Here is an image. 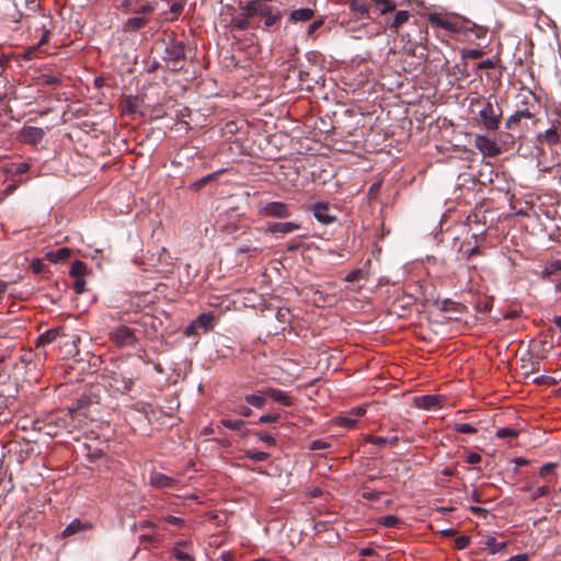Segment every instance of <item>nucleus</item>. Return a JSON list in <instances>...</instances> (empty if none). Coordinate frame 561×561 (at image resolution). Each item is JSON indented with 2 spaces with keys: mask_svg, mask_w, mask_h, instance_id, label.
Instances as JSON below:
<instances>
[{
  "mask_svg": "<svg viewBox=\"0 0 561 561\" xmlns=\"http://www.w3.org/2000/svg\"><path fill=\"white\" fill-rule=\"evenodd\" d=\"M39 9L38 0H0V20L15 24L25 20L27 24Z\"/></svg>",
  "mask_w": 561,
  "mask_h": 561,
  "instance_id": "obj_1",
  "label": "nucleus"
},
{
  "mask_svg": "<svg viewBox=\"0 0 561 561\" xmlns=\"http://www.w3.org/2000/svg\"><path fill=\"white\" fill-rule=\"evenodd\" d=\"M186 44L174 38L165 43L162 60L172 72L184 69L186 62Z\"/></svg>",
  "mask_w": 561,
  "mask_h": 561,
  "instance_id": "obj_2",
  "label": "nucleus"
},
{
  "mask_svg": "<svg viewBox=\"0 0 561 561\" xmlns=\"http://www.w3.org/2000/svg\"><path fill=\"white\" fill-rule=\"evenodd\" d=\"M481 104L482 107L478 113V117L483 128L489 131L499 129L502 117V110L495 106L491 101H481L480 99H472L470 105Z\"/></svg>",
  "mask_w": 561,
  "mask_h": 561,
  "instance_id": "obj_3",
  "label": "nucleus"
},
{
  "mask_svg": "<svg viewBox=\"0 0 561 561\" xmlns=\"http://www.w3.org/2000/svg\"><path fill=\"white\" fill-rule=\"evenodd\" d=\"M26 25L30 30L34 28L36 33L41 32L37 46H43L48 43L51 31L54 28V21L51 15L45 14L41 8L39 11L33 14L32 19Z\"/></svg>",
  "mask_w": 561,
  "mask_h": 561,
  "instance_id": "obj_4",
  "label": "nucleus"
},
{
  "mask_svg": "<svg viewBox=\"0 0 561 561\" xmlns=\"http://www.w3.org/2000/svg\"><path fill=\"white\" fill-rule=\"evenodd\" d=\"M110 341L117 347H134L138 343L136 330L125 324L114 327L108 332Z\"/></svg>",
  "mask_w": 561,
  "mask_h": 561,
  "instance_id": "obj_5",
  "label": "nucleus"
},
{
  "mask_svg": "<svg viewBox=\"0 0 561 561\" xmlns=\"http://www.w3.org/2000/svg\"><path fill=\"white\" fill-rule=\"evenodd\" d=\"M279 76L283 80V85L288 91H295L297 89H302L304 83L307 82L306 79L300 78V69L297 67L295 62H285L283 65V69L279 70Z\"/></svg>",
  "mask_w": 561,
  "mask_h": 561,
  "instance_id": "obj_6",
  "label": "nucleus"
},
{
  "mask_svg": "<svg viewBox=\"0 0 561 561\" xmlns=\"http://www.w3.org/2000/svg\"><path fill=\"white\" fill-rule=\"evenodd\" d=\"M259 215L262 217L288 218L291 215L289 206L283 202H268L259 205Z\"/></svg>",
  "mask_w": 561,
  "mask_h": 561,
  "instance_id": "obj_7",
  "label": "nucleus"
},
{
  "mask_svg": "<svg viewBox=\"0 0 561 561\" xmlns=\"http://www.w3.org/2000/svg\"><path fill=\"white\" fill-rule=\"evenodd\" d=\"M474 147L484 157L493 158L501 153V148L499 147L497 142L484 135H477L474 137Z\"/></svg>",
  "mask_w": 561,
  "mask_h": 561,
  "instance_id": "obj_8",
  "label": "nucleus"
},
{
  "mask_svg": "<svg viewBox=\"0 0 561 561\" xmlns=\"http://www.w3.org/2000/svg\"><path fill=\"white\" fill-rule=\"evenodd\" d=\"M45 136V131L41 127L24 126L18 135L19 141L30 146L38 145Z\"/></svg>",
  "mask_w": 561,
  "mask_h": 561,
  "instance_id": "obj_9",
  "label": "nucleus"
},
{
  "mask_svg": "<svg viewBox=\"0 0 561 561\" xmlns=\"http://www.w3.org/2000/svg\"><path fill=\"white\" fill-rule=\"evenodd\" d=\"M561 135V119L551 122V126L542 134L537 136V139L541 144H546L549 147H554L560 142Z\"/></svg>",
  "mask_w": 561,
  "mask_h": 561,
  "instance_id": "obj_10",
  "label": "nucleus"
},
{
  "mask_svg": "<svg viewBox=\"0 0 561 561\" xmlns=\"http://www.w3.org/2000/svg\"><path fill=\"white\" fill-rule=\"evenodd\" d=\"M348 137L354 138L355 135L350 133ZM331 140L333 142V148L336 151H341V152H351V151H353L354 149L357 148V142H358L357 139L344 140L343 137H342V134L337 130L336 127H333L332 135H331Z\"/></svg>",
  "mask_w": 561,
  "mask_h": 561,
  "instance_id": "obj_11",
  "label": "nucleus"
},
{
  "mask_svg": "<svg viewBox=\"0 0 561 561\" xmlns=\"http://www.w3.org/2000/svg\"><path fill=\"white\" fill-rule=\"evenodd\" d=\"M107 379L108 386L116 392L125 393L131 389L133 380L130 378H126L121 373L113 371Z\"/></svg>",
  "mask_w": 561,
  "mask_h": 561,
  "instance_id": "obj_12",
  "label": "nucleus"
},
{
  "mask_svg": "<svg viewBox=\"0 0 561 561\" xmlns=\"http://www.w3.org/2000/svg\"><path fill=\"white\" fill-rule=\"evenodd\" d=\"M329 210L330 204L328 202H318L312 206L314 218L323 225H330L336 220V216L330 215Z\"/></svg>",
  "mask_w": 561,
  "mask_h": 561,
  "instance_id": "obj_13",
  "label": "nucleus"
},
{
  "mask_svg": "<svg viewBox=\"0 0 561 561\" xmlns=\"http://www.w3.org/2000/svg\"><path fill=\"white\" fill-rule=\"evenodd\" d=\"M178 479L162 472L152 471L149 476V484L154 489H171L175 486Z\"/></svg>",
  "mask_w": 561,
  "mask_h": 561,
  "instance_id": "obj_14",
  "label": "nucleus"
},
{
  "mask_svg": "<svg viewBox=\"0 0 561 561\" xmlns=\"http://www.w3.org/2000/svg\"><path fill=\"white\" fill-rule=\"evenodd\" d=\"M443 398L435 394L417 396L413 399L414 405L423 410H436L442 407Z\"/></svg>",
  "mask_w": 561,
  "mask_h": 561,
  "instance_id": "obj_15",
  "label": "nucleus"
},
{
  "mask_svg": "<svg viewBox=\"0 0 561 561\" xmlns=\"http://www.w3.org/2000/svg\"><path fill=\"white\" fill-rule=\"evenodd\" d=\"M261 15L264 18V24L267 27L278 25L283 18L282 11L271 5L270 1H266Z\"/></svg>",
  "mask_w": 561,
  "mask_h": 561,
  "instance_id": "obj_16",
  "label": "nucleus"
},
{
  "mask_svg": "<svg viewBox=\"0 0 561 561\" xmlns=\"http://www.w3.org/2000/svg\"><path fill=\"white\" fill-rule=\"evenodd\" d=\"M59 335L62 336L57 340L59 347H66L67 348L66 353L69 356L77 355L78 348H77L76 342L80 341V337L77 335L66 333L64 331L62 327H61V331H60Z\"/></svg>",
  "mask_w": 561,
  "mask_h": 561,
  "instance_id": "obj_17",
  "label": "nucleus"
},
{
  "mask_svg": "<svg viewBox=\"0 0 561 561\" xmlns=\"http://www.w3.org/2000/svg\"><path fill=\"white\" fill-rule=\"evenodd\" d=\"M172 554L179 561H195L192 556L191 543L185 540L178 541L172 550Z\"/></svg>",
  "mask_w": 561,
  "mask_h": 561,
  "instance_id": "obj_18",
  "label": "nucleus"
},
{
  "mask_svg": "<svg viewBox=\"0 0 561 561\" xmlns=\"http://www.w3.org/2000/svg\"><path fill=\"white\" fill-rule=\"evenodd\" d=\"M226 171V169H220V170H217L213 173H209L194 182H192L190 185H188V190L192 191V192H199L202 188H204L206 185L208 184H213L215 183L217 180H218V176L224 173Z\"/></svg>",
  "mask_w": 561,
  "mask_h": 561,
  "instance_id": "obj_19",
  "label": "nucleus"
},
{
  "mask_svg": "<svg viewBox=\"0 0 561 561\" xmlns=\"http://www.w3.org/2000/svg\"><path fill=\"white\" fill-rule=\"evenodd\" d=\"M263 394L273 399L275 402L284 405L291 407L294 404L293 398L289 397L285 391L275 389V388H266L263 390Z\"/></svg>",
  "mask_w": 561,
  "mask_h": 561,
  "instance_id": "obj_20",
  "label": "nucleus"
},
{
  "mask_svg": "<svg viewBox=\"0 0 561 561\" xmlns=\"http://www.w3.org/2000/svg\"><path fill=\"white\" fill-rule=\"evenodd\" d=\"M427 20L433 26H437L449 32L457 31L456 23L447 18L442 16L439 13H430Z\"/></svg>",
  "mask_w": 561,
  "mask_h": 561,
  "instance_id": "obj_21",
  "label": "nucleus"
},
{
  "mask_svg": "<svg viewBox=\"0 0 561 561\" xmlns=\"http://www.w3.org/2000/svg\"><path fill=\"white\" fill-rule=\"evenodd\" d=\"M298 229H300V225L293 221L272 222L267 225V231L271 233L287 234Z\"/></svg>",
  "mask_w": 561,
  "mask_h": 561,
  "instance_id": "obj_22",
  "label": "nucleus"
},
{
  "mask_svg": "<svg viewBox=\"0 0 561 561\" xmlns=\"http://www.w3.org/2000/svg\"><path fill=\"white\" fill-rule=\"evenodd\" d=\"M534 115L535 114L530 111L529 107L517 110L506 119L505 127L507 129H513L522 119H530L534 117Z\"/></svg>",
  "mask_w": 561,
  "mask_h": 561,
  "instance_id": "obj_23",
  "label": "nucleus"
},
{
  "mask_svg": "<svg viewBox=\"0 0 561 561\" xmlns=\"http://www.w3.org/2000/svg\"><path fill=\"white\" fill-rule=\"evenodd\" d=\"M60 331H61V327H57V328H51V329L47 330L46 332L42 333L41 335H38L36 343H35L36 347L45 346L47 344L57 342V340L59 337H61L59 335Z\"/></svg>",
  "mask_w": 561,
  "mask_h": 561,
  "instance_id": "obj_24",
  "label": "nucleus"
},
{
  "mask_svg": "<svg viewBox=\"0 0 561 561\" xmlns=\"http://www.w3.org/2000/svg\"><path fill=\"white\" fill-rule=\"evenodd\" d=\"M91 528V524L89 523H82L79 518L73 519L70 522L66 528L62 530V537L67 538L72 535H76L80 531L87 530Z\"/></svg>",
  "mask_w": 561,
  "mask_h": 561,
  "instance_id": "obj_25",
  "label": "nucleus"
},
{
  "mask_svg": "<svg viewBox=\"0 0 561 561\" xmlns=\"http://www.w3.org/2000/svg\"><path fill=\"white\" fill-rule=\"evenodd\" d=\"M482 545L484 548L492 554L502 552L506 549L507 542L505 541H497L495 537L488 536L482 541Z\"/></svg>",
  "mask_w": 561,
  "mask_h": 561,
  "instance_id": "obj_26",
  "label": "nucleus"
},
{
  "mask_svg": "<svg viewBox=\"0 0 561 561\" xmlns=\"http://www.w3.org/2000/svg\"><path fill=\"white\" fill-rule=\"evenodd\" d=\"M83 450L84 458L87 459V461L91 463L103 458L106 454L104 447H93L89 444L83 445Z\"/></svg>",
  "mask_w": 561,
  "mask_h": 561,
  "instance_id": "obj_27",
  "label": "nucleus"
},
{
  "mask_svg": "<svg viewBox=\"0 0 561 561\" xmlns=\"http://www.w3.org/2000/svg\"><path fill=\"white\" fill-rule=\"evenodd\" d=\"M383 184V178L378 179L374 182L367 192V202L369 206L380 202V191Z\"/></svg>",
  "mask_w": 561,
  "mask_h": 561,
  "instance_id": "obj_28",
  "label": "nucleus"
},
{
  "mask_svg": "<svg viewBox=\"0 0 561 561\" xmlns=\"http://www.w3.org/2000/svg\"><path fill=\"white\" fill-rule=\"evenodd\" d=\"M410 16L411 14L408 8H401L400 10L396 11L390 27L392 30L398 31L403 24H405L409 21Z\"/></svg>",
  "mask_w": 561,
  "mask_h": 561,
  "instance_id": "obj_29",
  "label": "nucleus"
},
{
  "mask_svg": "<svg viewBox=\"0 0 561 561\" xmlns=\"http://www.w3.org/2000/svg\"><path fill=\"white\" fill-rule=\"evenodd\" d=\"M352 11L359 13L362 16L375 19L373 14V7L367 5L364 0H353L350 4Z\"/></svg>",
  "mask_w": 561,
  "mask_h": 561,
  "instance_id": "obj_30",
  "label": "nucleus"
},
{
  "mask_svg": "<svg viewBox=\"0 0 561 561\" xmlns=\"http://www.w3.org/2000/svg\"><path fill=\"white\" fill-rule=\"evenodd\" d=\"M314 16V11L310 8H301L290 13L289 20L293 22H306Z\"/></svg>",
  "mask_w": 561,
  "mask_h": 561,
  "instance_id": "obj_31",
  "label": "nucleus"
},
{
  "mask_svg": "<svg viewBox=\"0 0 561 561\" xmlns=\"http://www.w3.org/2000/svg\"><path fill=\"white\" fill-rule=\"evenodd\" d=\"M70 255L71 250L69 248H59L56 251L46 252L45 257L53 263H57L69 259Z\"/></svg>",
  "mask_w": 561,
  "mask_h": 561,
  "instance_id": "obj_32",
  "label": "nucleus"
},
{
  "mask_svg": "<svg viewBox=\"0 0 561 561\" xmlns=\"http://www.w3.org/2000/svg\"><path fill=\"white\" fill-rule=\"evenodd\" d=\"M560 271H561V260L560 259H551L546 262L541 274H542V277L547 278Z\"/></svg>",
  "mask_w": 561,
  "mask_h": 561,
  "instance_id": "obj_33",
  "label": "nucleus"
},
{
  "mask_svg": "<svg viewBox=\"0 0 561 561\" xmlns=\"http://www.w3.org/2000/svg\"><path fill=\"white\" fill-rule=\"evenodd\" d=\"M149 20L144 16L129 18L125 22V28L129 31H139L148 24Z\"/></svg>",
  "mask_w": 561,
  "mask_h": 561,
  "instance_id": "obj_34",
  "label": "nucleus"
},
{
  "mask_svg": "<svg viewBox=\"0 0 561 561\" xmlns=\"http://www.w3.org/2000/svg\"><path fill=\"white\" fill-rule=\"evenodd\" d=\"M87 264L81 260H75L71 263L69 275L75 278H82L87 273Z\"/></svg>",
  "mask_w": 561,
  "mask_h": 561,
  "instance_id": "obj_35",
  "label": "nucleus"
},
{
  "mask_svg": "<svg viewBox=\"0 0 561 561\" xmlns=\"http://www.w3.org/2000/svg\"><path fill=\"white\" fill-rule=\"evenodd\" d=\"M250 19L244 14L233 16L230 21V26L238 31H245L250 27Z\"/></svg>",
  "mask_w": 561,
  "mask_h": 561,
  "instance_id": "obj_36",
  "label": "nucleus"
},
{
  "mask_svg": "<svg viewBox=\"0 0 561 561\" xmlns=\"http://www.w3.org/2000/svg\"><path fill=\"white\" fill-rule=\"evenodd\" d=\"M214 316L210 312L201 313L193 322L197 328L204 329L207 332L211 328Z\"/></svg>",
  "mask_w": 561,
  "mask_h": 561,
  "instance_id": "obj_37",
  "label": "nucleus"
},
{
  "mask_svg": "<svg viewBox=\"0 0 561 561\" xmlns=\"http://www.w3.org/2000/svg\"><path fill=\"white\" fill-rule=\"evenodd\" d=\"M335 423L340 426L352 428L357 423V420L347 412L346 414L336 416Z\"/></svg>",
  "mask_w": 561,
  "mask_h": 561,
  "instance_id": "obj_38",
  "label": "nucleus"
},
{
  "mask_svg": "<svg viewBox=\"0 0 561 561\" xmlns=\"http://www.w3.org/2000/svg\"><path fill=\"white\" fill-rule=\"evenodd\" d=\"M244 401L248 404L253 405L257 409H262L266 403L265 396H257V394H247L244 397Z\"/></svg>",
  "mask_w": 561,
  "mask_h": 561,
  "instance_id": "obj_39",
  "label": "nucleus"
},
{
  "mask_svg": "<svg viewBox=\"0 0 561 561\" xmlns=\"http://www.w3.org/2000/svg\"><path fill=\"white\" fill-rule=\"evenodd\" d=\"M245 458L250 459V460H253V461H256V462H260V461H264L266 460L268 457H270V454L266 453V451H261V450H256V449H251V450H247L245 451V455H244Z\"/></svg>",
  "mask_w": 561,
  "mask_h": 561,
  "instance_id": "obj_40",
  "label": "nucleus"
},
{
  "mask_svg": "<svg viewBox=\"0 0 561 561\" xmlns=\"http://www.w3.org/2000/svg\"><path fill=\"white\" fill-rule=\"evenodd\" d=\"M459 252L462 255V257L466 259V260H469V259H471L474 255H481L482 254V250L480 249L479 245H473L471 248H465V243L461 244V247L459 249Z\"/></svg>",
  "mask_w": 561,
  "mask_h": 561,
  "instance_id": "obj_41",
  "label": "nucleus"
},
{
  "mask_svg": "<svg viewBox=\"0 0 561 561\" xmlns=\"http://www.w3.org/2000/svg\"><path fill=\"white\" fill-rule=\"evenodd\" d=\"M416 0H388V13L397 8H410Z\"/></svg>",
  "mask_w": 561,
  "mask_h": 561,
  "instance_id": "obj_42",
  "label": "nucleus"
},
{
  "mask_svg": "<svg viewBox=\"0 0 561 561\" xmlns=\"http://www.w3.org/2000/svg\"><path fill=\"white\" fill-rule=\"evenodd\" d=\"M38 80H39L41 84L49 85V87L50 85H58L59 83H61L60 77H57V76H54V75H49V73L41 75Z\"/></svg>",
  "mask_w": 561,
  "mask_h": 561,
  "instance_id": "obj_43",
  "label": "nucleus"
},
{
  "mask_svg": "<svg viewBox=\"0 0 561 561\" xmlns=\"http://www.w3.org/2000/svg\"><path fill=\"white\" fill-rule=\"evenodd\" d=\"M220 424L229 430L239 431L245 425V422L242 420L222 419Z\"/></svg>",
  "mask_w": 561,
  "mask_h": 561,
  "instance_id": "obj_44",
  "label": "nucleus"
},
{
  "mask_svg": "<svg viewBox=\"0 0 561 561\" xmlns=\"http://www.w3.org/2000/svg\"><path fill=\"white\" fill-rule=\"evenodd\" d=\"M454 430L460 434H476L478 432L477 427L469 423H456Z\"/></svg>",
  "mask_w": 561,
  "mask_h": 561,
  "instance_id": "obj_45",
  "label": "nucleus"
},
{
  "mask_svg": "<svg viewBox=\"0 0 561 561\" xmlns=\"http://www.w3.org/2000/svg\"><path fill=\"white\" fill-rule=\"evenodd\" d=\"M374 5L373 7V14L375 15V19L381 15L386 14V0H370Z\"/></svg>",
  "mask_w": 561,
  "mask_h": 561,
  "instance_id": "obj_46",
  "label": "nucleus"
},
{
  "mask_svg": "<svg viewBox=\"0 0 561 561\" xmlns=\"http://www.w3.org/2000/svg\"><path fill=\"white\" fill-rule=\"evenodd\" d=\"M518 435V432L514 428H511V427H502V428H499L495 433V436L497 438H513V437H516Z\"/></svg>",
  "mask_w": 561,
  "mask_h": 561,
  "instance_id": "obj_47",
  "label": "nucleus"
},
{
  "mask_svg": "<svg viewBox=\"0 0 561 561\" xmlns=\"http://www.w3.org/2000/svg\"><path fill=\"white\" fill-rule=\"evenodd\" d=\"M558 467V463L557 462H547L545 465H542L539 469V476L541 478H546L547 476L551 474L554 472V470L557 469Z\"/></svg>",
  "mask_w": 561,
  "mask_h": 561,
  "instance_id": "obj_48",
  "label": "nucleus"
},
{
  "mask_svg": "<svg viewBox=\"0 0 561 561\" xmlns=\"http://www.w3.org/2000/svg\"><path fill=\"white\" fill-rule=\"evenodd\" d=\"M550 491H551L550 486L541 485V486H539V488H537L536 490L533 491L530 497H531L533 501H536V500H538L540 497H543V496L548 495L550 493Z\"/></svg>",
  "mask_w": 561,
  "mask_h": 561,
  "instance_id": "obj_49",
  "label": "nucleus"
},
{
  "mask_svg": "<svg viewBox=\"0 0 561 561\" xmlns=\"http://www.w3.org/2000/svg\"><path fill=\"white\" fill-rule=\"evenodd\" d=\"M263 251L262 247H250V245H241L237 249V253H249L250 255H256Z\"/></svg>",
  "mask_w": 561,
  "mask_h": 561,
  "instance_id": "obj_50",
  "label": "nucleus"
},
{
  "mask_svg": "<svg viewBox=\"0 0 561 561\" xmlns=\"http://www.w3.org/2000/svg\"><path fill=\"white\" fill-rule=\"evenodd\" d=\"M383 494L382 491H376L371 490L368 486L364 488L363 497L368 501H374L380 497V495Z\"/></svg>",
  "mask_w": 561,
  "mask_h": 561,
  "instance_id": "obj_51",
  "label": "nucleus"
},
{
  "mask_svg": "<svg viewBox=\"0 0 561 561\" xmlns=\"http://www.w3.org/2000/svg\"><path fill=\"white\" fill-rule=\"evenodd\" d=\"M89 398L82 397L78 399L77 405L75 408H70L68 411V415L71 416L75 413H78L81 409L85 408L89 404Z\"/></svg>",
  "mask_w": 561,
  "mask_h": 561,
  "instance_id": "obj_52",
  "label": "nucleus"
},
{
  "mask_svg": "<svg viewBox=\"0 0 561 561\" xmlns=\"http://www.w3.org/2000/svg\"><path fill=\"white\" fill-rule=\"evenodd\" d=\"M254 435L257 436V438L261 442H263V443H265V444H267L270 446H275L276 445L275 437L270 435V434H267V433L255 432Z\"/></svg>",
  "mask_w": 561,
  "mask_h": 561,
  "instance_id": "obj_53",
  "label": "nucleus"
},
{
  "mask_svg": "<svg viewBox=\"0 0 561 561\" xmlns=\"http://www.w3.org/2000/svg\"><path fill=\"white\" fill-rule=\"evenodd\" d=\"M125 112L128 114H135L137 112L136 99L129 96L125 101Z\"/></svg>",
  "mask_w": 561,
  "mask_h": 561,
  "instance_id": "obj_54",
  "label": "nucleus"
},
{
  "mask_svg": "<svg viewBox=\"0 0 561 561\" xmlns=\"http://www.w3.org/2000/svg\"><path fill=\"white\" fill-rule=\"evenodd\" d=\"M280 419V414L273 413V414H263L259 419V423H276Z\"/></svg>",
  "mask_w": 561,
  "mask_h": 561,
  "instance_id": "obj_55",
  "label": "nucleus"
},
{
  "mask_svg": "<svg viewBox=\"0 0 561 561\" xmlns=\"http://www.w3.org/2000/svg\"><path fill=\"white\" fill-rule=\"evenodd\" d=\"M44 268H45V265H44V263L42 262L41 259L32 260V262H31V270H32V272L34 274L37 275V274L43 273Z\"/></svg>",
  "mask_w": 561,
  "mask_h": 561,
  "instance_id": "obj_56",
  "label": "nucleus"
},
{
  "mask_svg": "<svg viewBox=\"0 0 561 561\" xmlns=\"http://www.w3.org/2000/svg\"><path fill=\"white\" fill-rule=\"evenodd\" d=\"M470 543V537L468 536H460L458 538H456L455 540V547L459 550H463L466 548H468Z\"/></svg>",
  "mask_w": 561,
  "mask_h": 561,
  "instance_id": "obj_57",
  "label": "nucleus"
},
{
  "mask_svg": "<svg viewBox=\"0 0 561 561\" xmlns=\"http://www.w3.org/2000/svg\"><path fill=\"white\" fill-rule=\"evenodd\" d=\"M330 447V444L327 443L325 440L323 439H316L313 440L311 444H310V449L311 450H320V449H325V448H329Z\"/></svg>",
  "mask_w": 561,
  "mask_h": 561,
  "instance_id": "obj_58",
  "label": "nucleus"
},
{
  "mask_svg": "<svg viewBox=\"0 0 561 561\" xmlns=\"http://www.w3.org/2000/svg\"><path fill=\"white\" fill-rule=\"evenodd\" d=\"M363 277V272L362 270H354L352 272H350L346 276H345V280L348 282V283H353V282H356L358 280L359 278Z\"/></svg>",
  "mask_w": 561,
  "mask_h": 561,
  "instance_id": "obj_59",
  "label": "nucleus"
},
{
  "mask_svg": "<svg viewBox=\"0 0 561 561\" xmlns=\"http://www.w3.org/2000/svg\"><path fill=\"white\" fill-rule=\"evenodd\" d=\"M164 522L173 526H182L184 524V519L181 517H176L173 515H167L163 517Z\"/></svg>",
  "mask_w": 561,
  "mask_h": 561,
  "instance_id": "obj_60",
  "label": "nucleus"
},
{
  "mask_svg": "<svg viewBox=\"0 0 561 561\" xmlns=\"http://www.w3.org/2000/svg\"><path fill=\"white\" fill-rule=\"evenodd\" d=\"M73 289L76 294H82L85 291V280L82 278H76L73 283Z\"/></svg>",
  "mask_w": 561,
  "mask_h": 561,
  "instance_id": "obj_61",
  "label": "nucleus"
},
{
  "mask_svg": "<svg viewBox=\"0 0 561 561\" xmlns=\"http://www.w3.org/2000/svg\"><path fill=\"white\" fill-rule=\"evenodd\" d=\"M153 10H154V7L152 4H144V5H140L139 8H136L134 10V13L148 14V13H151Z\"/></svg>",
  "mask_w": 561,
  "mask_h": 561,
  "instance_id": "obj_62",
  "label": "nucleus"
},
{
  "mask_svg": "<svg viewBox=\"0 0 561 561\" xmlns=\"http://www.w3.org/2000/svg\"><path fill=\"white\" fill-rule=\"evenodd\" d=\"M323 25V20L322 19H319V20H316L313 21L309 26H308V35H312L318 28H320L321 26Z\"/></svg>",
  "mask_w": 561,
  "mask_h": 561,
  "instance_id": "obj_63",
  "label": "nucleus"
},
{
  "mask_svg": "<svg viewBox=\"0 0 561 561\" xmlns=\"http://www.w3.org/2000/svg\"><path fill=\"white\" fill-rule=\"evenodd\" d=\"M329 523L324 520H319L313 524V530L316 533H323L328 529Z\"/></svg>",
  "mask_w": 561,
  "mask_h": 561,
  "instance_id": "obj_64",
  "label": "nucleus"
}]
</instances>
